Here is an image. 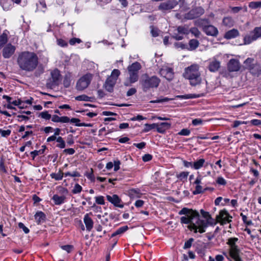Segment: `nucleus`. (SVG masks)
<instances>
[{
    "instance_id": "obj_53",
    "label": "nucleus",
    "mask_w": 261,
    "mask_h": 261,
    "mask_svg": "<svg viewBox=\"0 0 261 261\" xmlns=\"http://www.w3.org/2000/svg\"><path fill=\"white\" fill-rule=\"evenodd\" d=\"M190 32L194 35L196 37H198L200 35V32L196 28H192L190 29Z\"/></svg>"
},
{
    "instance_id": "obj_29",
    "label": "nucleus",
    "mask_w": 261,
    "mask_h": 261,
    "mask_svg": "<svg viewBox=\"0 0 261 261\" xmlns=\"http://www.w3.org/2000/svg\"><path fill=\"white\" fill-rule=\"evenodd\" d=\"M128 229V227L126 225L120 227L118 229H117L115 232L112 234L111 237H114L117 235L121 234L123 233L124 232H125L126 230H127Z\"/></svg>"
},
{
    "instance_id": "obj_63",
    "label": "nucleus",
    "mask_w": 261,
    "mask_h": 261,
    "mask_svg": "<svg viewBox=\"0 0 261 261\" xmlns=\"http://www.w3.org/2000/svg\"><path fill=\"white\" fill-rule=\"evenodd\" d=\"M152 155L149 154H145L142 157V160L144 162H148L152 159Z\"/></svg>"
},
{
    "instance_id": "obj_41",
    "label": "nucleus",
    "mask_w": 261,
    "mask_h": 261,
    "mask_svg": "<svg viewBox=\"0 0 261 261\" xmlns=\"http://www.w3.org/2000/svg\"><path fill=\"white\" fill-rule=\"evenodd\" d=\"M64 175L65 176H69L71 177H79L81 176V174L78 171H74L72 173H70L69 172H66L64 173Z\"/></svg>"
},
{
    "instance_id": "obj_28",
    "label": "nucleus",
    "mask_w": 261,
    "mask_h": 261,
    "mask_svg": "<svg viewBox=\"0 0 261 261\" xmlns=\"http://www.w3.org/2000/svg\"><path fill=\"white\" fill-rule=\"evenodd\" d=\"M64 173L60 169L58 173H52L50 174V176L52 178L55 179L56 180H60L62 179Z\"/></svg>"
},
{
    "instance_id": "obj_44",
    "label": "nucleus",
    "mask_w": 261,
    "mask_h": 261,
    "mask_svg": "<svg viewBox=\"0 0 261 261\" xmlns=\"http://www.w3.org/2000/svg\"><path fill=\"white\" fill-rule=\"evenodd\" d=\"M193 242H194V239H193V238L189 239L187 241H186L185 243L184 248L185 249L190 248L191 247L192 244Z\"/></svg>"
},
{
    "instance_id": "obj_34",
    "label": "nucleus",
    "mask_w": 261,
    "mask_h": 261,
    "mask_svg": "<svg viewBox=\"0 0 261 261\" xmlns=\"http://www.w3.org/2000/svg\"><path fill=\"white\" fill-rule=\"evenodd\" d=\"M200 96H204L203 94L200 95H196L193 94H187V95H177L176 96V98H197Z\"/></svg>"
},
{
    "instance_id": "obj_54",
    "label": "nucleus",
    "mask_w": 261,
    "mask_h": 261,
    "mask_svg": "<svg viewBox=\"0 0 261 261\" xmlns=\"http://www.w3.org/2000/svg\"><path fill=\"white\" fill-rule=\"evenodd\" d=\"M144 119H146L145 117H144L143 116L140 115H138L137 116H134L130 119L131 121H141Z\"/></svg>"
},
{
    "instance_id": "obj_12",
    "label": "nucleus",
    "mask_w": 261,
    "mask_h": 261,
    "mask_svg": "<svg viewBox=\"0 0 261 261\" xmlns=\"http://www.w3.org/2000/svg\"><path fill=\"white\" fill-rule=\"evenodd\" d=\"M178 3L175 0H168L163 3H161L159 6V10L165 12L174 8Z\"/></svg>"
},
{
    "instance_id": "obj_58",
    "label": "nucleus",
    "mask_w": 261,
    "mask_h": 261,
    "mask_svg": "<svg viewBox=\"0 0 261 261\" xmlns=\"http://www.w3.org/2000/svg\"><path fill=\"white\" fill-rule=\"evenodd\" d=\"M203 120L201 119L197 118L192 120V124L196 126L202 124Z\"/></svg>"
},
{
    "instance_id": "obj_40",
    "label": "nucleus",
    "mask_w": 261,
    "mask_h": 261,
    "mask_svg": "<svg viewBox=\"0 0 261 261\" xmlns=\"http://www.w3.org/2000/svg\"><path fill=\"white\" fill-rule=\"evenodd\" d=\"M189 173V172L183 171V172H180L179 174H178L177 175V177L178 178H179L181 180H182L183 179H186L187 178Z\"/></svg>"
},
{
    "instance_id": "obj_13",
    "label": "nucleus",
    "mask_w": 261,
    "mask_h": 261,
    "mask_svg": "<svg viewBox=\"0 0 261 261\" xmlns=\"http://www.w3.org/2000/svg\"><path fill=\"white\" fill-rule=\"evenodd\" d=\"M160 74L168 81H171L174 77V72L172 68L164 66L160 69Z\"/></svg>"
},
{
    "instance_id": "obj_30",
    "label": "nucleus",
    "mask_w": 261,
    "mask_h": 261,
    "mask_svg": "<svg viewBox=\"0 0 261 261\" xmlns=\"http://www.w3.org/2000/svg\"><path fill=\"white\" fill-rule=\"evenodd\" d=\"M42 147L43 148L41 149H40L39 150H34L32 152H31L30 154L32 155L33 160H34L35 157L37 155H38L39 154H43L46 149L45 146H42Z\"/></svg>"
},
{
    "instance_id": "obj_36",
    "label": "nucleus",
    "mask_w": 261,
    "mask_h": 261,
    "mask_svg": "<svg viewBox=\"0 0 261 261\" xmlns=\"http://www.w3.org/2000/svg\"><path fill=\"white\" fill-rule=\"evenodd\" d=\"M156 128V123H152V124H145V127L143 129L144 132H148L151 129Z\"/></svg>"
},
{
    "instance_id": "obj_23",
    "label": "nucleus",
    "mask_w": 261,
    "mask_h": 261,
    "mask_svg": "<svg viewBox=\"0 0 261 261\" xmlns=\"http://www.w3.org/2000/svg\"><path fill=\"white\" fill-rule=\"evenodd\" d=\"M35 220L38 224H40L45 222L46 219L45 214L41 212L38 211L34 216Z\"/></svg>"
},
{
    "instance_id": "obj_55",
    "label": "nucleus",
    "mask_w": 261,
    "mask_h": 261,
    "mask_svg": "<svg viewBox=\"0 0 261 261\" xmlns=\"http://www.w3.org/2000/svg\"><path fill=\"white\" fill-rule=\"evenodd\" d=\"M82 42L79 38H73L69 40V43L71 45H74L76 43H80Z\"/></svg>"
},
{
    "instance_id": "obj_26",
    "label": "nucleus",
    "mask_w": 261,
    "mask_h": 261,
    "mask_svg": "<svg viewBox=\"0 0 261 261\" xmlns=\"http://www.w3.org/2000/svg\"><path fill=\"white\" fill-rule=\"evenodd\" d=\"M74 123L76 124V122H80V120L78 118H72L71 119L67 116H62L60 117V122L61 123H68V122Z\"/></svg>"
},
{
    "instance_id": "obj_51",
    "label": "nucleus",
    "mask_w": 261,
    "mask_h": 261,
    "mask_svg": "<svg viewBox=\"0 0 261 261\" xmlns=\"http://www.w3.org/2000/svg\"><path fill=\"white\" fill-rule=\"evenodd\" d=\"M7 99V103L4 105L5 107H6L9 109H15L14 106L11 102V100H13V99Z\"/></svg>"
},
{
    "instance_id": "obj_47",
    "label": "nucleus",
    "mask_w": 261,
    "mask_h": 261,
    "mask_svg": "<svg viewBox=\"0 0 261 261\" xmlns=\"http://www.w3.org/2000/svg\"><path fill=\"white\" fill-rule=\"evenodd\" d=\"M61 247L63 250L67 251L68 253L71 252V251L73 248V246L70 245H63Z\"/></svg>"
},
{
    "instance_id": "obj_49",
    "label": "nucleus",
    "mask_w": 261,
    "mask_h": 261,
    "mask_svg": "<svg viewBox=\"0 0 261 261\" xmlns=\"http://www.w3.org/2000/svg\"><path fill=\"white\" fill-rule=\"evenodd\" d=\"M18 225L19 228L22 229L25 233H28L29 232V231H30L28 227H27L24 225L23 223H22L21 222H19L18 223Z\"/></svg>"
},
{
    "instance_id": "obj_3",
    "label": "nucleus",
    "mask_w": 261,
    "mask_h": 261,
    "mask_svg": "<svg viewBox=\"0 0 261 261\" xmlns=\"http://www.w3.org/2000/svg\"><path fill=\"white\" fill-rule=\"evenodd\" d=\"M199 69V66L196 64H192L185 69L183 76L189 80L192 86H195L201 83V77Z\"/></svg>"
},
{
    "instance_id": "obj_18",
    "label": "nucleus",
    "mask_w": 261,
    "mask_h": 261,
    "mask_svg": "<svg viewBox=\"0 0 261 261\" xmlns=\"http://www.w3.org/2000/svg\"><path fill=\"white\" fill-rule=\"evenodd\" d=\"M220 67V62L215 59H213L209 62V64L207 67L211 72H216L218 70Z\"/></svg>"
},
{
    "instance_id": "obj_39",
    "label": "nucleus",
    "mask_w": 261,
    "mask_h": 261,
    "mask_svg": "<svg viewBox=\"0 0 261 261\" xmlns=\"http://www.w3.org/2000/svg\"><path fill=\"white\" fill-rule=\"evenodd\" d=\"M37 7L43 12H45L46 9V4L44 1L39 2V3L37 4Z\"/></svg>"
},
{
    "instance_id": "obj_61",
    "label": "nucleus",
    "mask_w": 261,
    "mask_h": 261,
    "mask_svg": "<svg viewBox=\"0 0 261 261\" xmlns=\"http://www.w3.org/2000/svg\"><path fill=\"white\" fill-rule=\"evenodd\" d=\"M250 123L254 126L261 125V120L258 119H252L250 121Z\"/></svg>"
},
{
    "instance_id": "obj_1",
    "label": "nucleus",
    "mask_w": 261,
    "mask_h": 261,
    "mask_svg": "<svg viewBox=\"0 0 261 261\" xmlns=\"http://www.w3.org/2000/svg\"><path fill=\"white\" fill-rule=\"evenodd\" d=\"M203 218H201L198 211L187 207L182 208L179 212L180 215H185L180 218L181 224H188V228L194 232L202 233L209 225L213 224L214 220L209 213L203 210H200Z\"/></svg>"
},
{
    "instance_id": "obj_15",
    "label": "nucleus",
    "mask_w": 261,
    "mask_h": 261,
    "mask_svg": "<svg viewBox=\"0 0 261 261\" xmlns=\"http://www.w3.org/2000/svg\"><path fill=\"white\" fill-rule=\"evenodd\" d=\"M203 13L204 10L202 8L200 7L196 8L187 13L185 16V18L187 19H192L199 16Z\"/></svg>"
},
{
    "instance_id": "obj_25",
    "label": "nucleus",
    "mask_w": 261,
    "mask_h": 261,
    "mask_svg": "<svg viewBox=\"0 0 261 261\" xmlns=\"http://www.w3.org/2000/svg\"><path fill=\"white\" fill-rule=\"evenodd\" d=\"M128 195L130 198H139L141 196L140 190L138 189H132L128 191Z\"/></svg>"
},
{
    "instance_id": "obj_52",
    "label": "nucleus",
    "mask_w": 261,
    "mask_h": 261,
    "mask_svg": "<svg viewBox=\"0 0 261 261\" xmlns=\"http://www.w3.org/2000/svg\"><path fill=\"white\" fill-rule=\"evenodd\" d=\"M202 190H203V188H202V186H201L200 185H196L195 190L193 192V194L196 195V194H198L201 193L203 192Z\"/></svg>"
},
{
    "instance_id": "obj_16",
    "label": "nucleus",
    "mask_w": 261,
    "mask_h": 261,
    "mask_svg": "<svg viewBox=\"0 0 261 261\" xmlns=\"http://www.w3.org/2000/svg\"><path fill=\"white\" fill-rule=\"evenodd\" d=\"M15 47L11 44H7L3 50V56L5 58H9L14 53Z\"/></svg>"
},
{
    "instance_id": "obj_22",
    "label": "nucleus",
    "mask_w": 261,
    "mask_h": 261,
    "mask_svg": "<svg viewBox=\"0 0 261 261\" xmlns=\"http://www.w3.org/2000/svg\"><path fill=\"white\" fill-rule=\"evenodd\" d=\"M240 64L238 60H229V71H237L240 69Z\"/></svg>"
},
{
    "instance_id": "obj_46",
    "label": "nucleus",
    "mask_w": 261,
    "mask_h": 261,
    "mask_svg": "<svg viewBox=\"0 0 261 261\" xmlns=\"http://www.w3.org/2000/svg\"><path fill=\"white\" fill-rule=\"evenodd\" d=\"M177 31L181 34H188L189 32L188 30L184 27H178L177 28Z\"/></svg>"
},
{
    "instance_id": "obj_2",
    "label": "nucleus",
    "mask_w": 261,
    "mask_h": 261,
    "mask_svg": "<svg viewBox=\"0 0 261 261\" xmlns=\"http://www.w3.org/2000/svg\"><path fill=\"white\" fill-rule=\"evenodd\" d=\"M17 63L22 70L32 71L37 66L38 58L34 53L23 51L18 56Z\"/></svg>"
},
{
    "instance_id": "obj_48",
    "label": "nucleus",
    "mask_w": 261,
    "mask_h": 261,
    "mask_svg": "<svg viewBox=\"0 0 261 261\" xmlns=\"http://www.w3.org/2000/svg\"><path fill=\"white\" fill-rule=\"evenodd\" d=\"M190 130L187 128L182 129L178 134L180 136H189L190 134Z\"/></svg>"
},
{
    "instance_id": "obj_50",
    "label": "nucleus",
    "mask_w": 261,
    "mask_h": 261,
    "mask_svg": "<svg viewBox=\"0 0 261 261\" xmlns=\"http://www.w3.org/2000/svg\"><path fill=\"white\" fill-rule=\"evenodd\" d=\"M241 216L242 218V220L243 222L246 223L248 225H250L252 224V222L251 220H247V217L246 216L244 215L243 213L241 214Z\"/></svg>"
},
{
    "instance_id": "obj_57",
    "label": "nucleus",
    "mask_w": 261,
    "mask_h": 261,
    "mask_svg": "<svg viewBox=\"0 0 261 261\" xmlns=\"http://www.w3.org/2000/svg\"><path fill=\"white\" fill-rule=\"evenodd\" d=\"M120 162L119 160L114 161L113 166L114 167V170L115 171H118L120 169Z\"/></svg>"
},
{
    "instance_id": "obj_7",
    "label": "nucleus",
    "mask_w": 261,
    "mask_h": 261,
    "mask_svg": "<svg viewBox=\"0 0 261 261\" xmlns=\"http://www.w3.org/2000/svg\"><path fill=\"white\" fill-rule=\"evenodd\" d=\"M120 74V72L118 69H115L112 71L111 74L107 78L105 84V87L108 91L111 92L113 90V88Z\"/></svg>"
},
{
    "instance_id": "obj_38",
    "label": "nucleus",
    "mask_w": 261,
    "mask_h": 261,
    "mask_svg": "<svg viewBox=\"0 0 261 261\" xmlns=\"http://www.w3.org/2000/svg\"><path fill=\"white\" fill-rule=\"evenodd\" d=\"M82 190V187L78 184H76L72 190V193L74 194L80 193Z\"/></svg>"
},
{
    "instance_id": "obj_14",
    "label": "nucleus",
    "mask_w": 261,
    "mask_h": 261,
    "mask_svg": "<svg viewBox=\"0 0 261 261\" xmlns=\"http://www.w3.org/2000/svg\"><path fill=\"white\" fill-rule=\"evenodd\" d=\"M106 198L107 200L113 204L115 206L120 208L123 207V204H121L122 201L117 195H108L106 196Z\"/></svg>"
},
{
    "instance_id": "obj_60",
    "label": "nucleus",
    "mask_w": 261,
    "mask_h": 261,
    "mask_svg": "<svg viewBox=\"0 0 261 261\" xmlns=\"http://www.w3.org/2000/svg\"><path fill=\"white\" fill-rule=\"evenodd\" d=\"M17 117L18 118V120L19 121H22L23 120L27 121L29 120L30 118L28 116L23 115H18Z\"/></svg>"
},
{
    "instance_id": "obj_32",
    "label": "nucleus",
    "mask_w": 261,
    "mask_h": 261,
    "mask_svg": "<svg viewBox=\"0 0 261 261\" xmlns=\"http://www.w3.org/2000/svg\"><path fill=\"white\" fill-rule=\"evenodd\" d=\"M38 117L45 120H48L51 119V115L48 113V111H45L40 113L38 115Z\"/></svg>"
},
{
    "instance_id": "obj_43",
    "label": "nucleus",
    "mask_w": 261,
    "mask_h": 261,
    "mask_svg": "<svg viewBox=\"0 0 261 261\" xmlns=\"http://www.w3.org/2000/svg\"><path fill=\"white\" fill-rule=\"evenodd\" d=\"M95 201L98 204L104 205L105 204L104 197L102 196H99L95 197Z\"/></svg>"
},
{
    "instance_id": "obj_24",
    "label": "nucleus",
    "mask_w": 261,
    "mask_h": 261,
    "mask_svg": "<svg viewBox=\"0 0 261 261\" xmlns=\"http://www.w3.org/2000/svg\"><path fill=\"white\" fill-rule=\"evenodd\" d=\"M204 32L207 35L215 36L217 35L218 31L216 28L213 25H207L204 28Z\"/></svg>"
},
{
    "instance_id": "obj_5",
    "label": "nucleus",
    "mask_w": 261,
    "mask_h": 261,
    "mask_svg": "<svg viewBox=\"0 0 261 261\" xmlns=\"http://www.w3.org/2000/svg\"><path fill=\"white\" fill-rule=\"evenodd\" d=\"M141 66L139 63L136 62L127 67L128 77L124 83L126 86H130L132 84L135 83L138 80V72L141 69Z\"/></svg>"
},
{
    "instance_id": "obj_11",
    "label": "nucleus",
    "mask_w": 261,
    "mask_h": 261,
    "mask_svg": "<svg viewBox=\"0 0 261 261\" xmlns=\"http://www.w3.org/2000/svg\"><path fill=\"white\" fill-rule=\"evenodd\" d=\"M51 77L49 82L47 83V87L53 88L54 86L57 85L60 82V74L58 69H55L51 72Z\"/></svg>"
},
{
    "instance_id": "obj_37",
    "label": "nucleus",
    "mask_w": 261,
    "mask_h": 261,
    "mask_svg": "<svg viewBox=\"0 0 261 261\" xmlns=\"http://www.w3.org/2000/svg\"><path fill=\"white\" fill-rule=\"evenodd\" d=\"M239 34V32L237 29L229 30V39L237 37Z\"/></svg>"
},
{
    "instance_id": "obj_45",
    "label": "nucleus",
    "mask_w": 261,
    "mask_h": 261,
    "mask_svg": "<svg viewBox=\"0 0 261 261\" xmlns=\"http://www.w3.org/2000/svg\"><path fill=\"white\" fill-rule=\"evenodd\" d=\"M249 7L252 9H256L261 7V2H252L249 4Z\"/></svg>"
},
{
    "instance_id": "obj_64",
    "label": "nucleus",
    "mask_w": 261,
    "mask_h": 261,
    "mask_svg": "<svg viewBox=\"0 0 261 261\" xmlns=\"http://www.w3.org/2000/svg\"><path fill=\"white\" fill-rule=\"evenodd\" d=\"M136 89L134 88H130V89H129L127 93H126V95L127 96H132L133 95H134L136 92Z\"/></svg>"
},
{
    "instance_id": "obj_10",
    "label": "nucleus",
    "mask_w": 261,
    "mask_h": 261,
    "mask_svg": "<svg viewBox=\"0 0 261 261\" xmlns=\"http://www.w3.org/2000/svg\"><path fill=\"white\" fill-rule=\"evenodd\" d=\"M260 37L261 27H256L250 35H247L244 37V44H249Z\"/></svg>"
},
{
    "instance_id": "obj_6",
    "label": "nucleus",
    "mask_w": 261,
    "mask_h": 261,
    "mask_svg": "<svg viewBox=\"0 0 261 261\" xmlns=\"http://www.w3.org/2000/svg\"><path fill=\"white\" fill-rule=\"evenodd\" d=\"M244 68L254 75L261 74V65L255 61L254 58H248L244 62Z\"/></svg>"
},
{
    "instance_id": "obj_21",
    "label": "nucleus",
    "mask_w": 261,
    "mask_h": 261,
    "mask_svg": "<svg viewBox=\"0 0 261 261\" xmlns=\"http://www.w3.org/2000/svg\"><path fill=\"white\" fill-rule=\"evenodd\" d=\"M66 198V196L64 195L60 196L58 194H55L51 199L55 205H60L65 202Z\"/></svg>"
},
{
    "instance_id": "obj_59",
    "label": "nucleus",
    "mask_w": 261,
    "mask_h": 261,
    "mask_svg": "<svg viewBox=\"0 0 261 261\" xmlns=\"http://www.w3.org/2000/svg\"><path fill=\"white\" fill-rule=\"evenodd\" d=\"M57 44L61 47H65L67 46V43L61 39L57 40Z\"/></svg>"
},
{
    "instance_id": "obj_9",
    "label": "nucleus",
    "mask_w": 261,
    "mask_h": 261,
    "mask_svg": "<svg viewBox=\"0 0 261 261\" xmlns=\"http://www.w3.org/2000/svg\"><path fill=\"white\" fill-rule=\"evenodd\" d=\"M91 74H86L81 77L77 82L76 88L79 90H83L88 87L92 80Z\"/></svg>"
},
{
    "instance_id": "obj_20",
    "label": "nucleus",
    "mask_w": 261,
    "mask_h": 261,
    "mask_svg": "<svg viewBox=\"0 0 261 261\" xmlns=\"http://www.w3.org/2000/svg\"><path fill=\"white\" fill-rule=\"evenodd\" d=\"M84 222L85 224L86 229L88 231L91 230L93 227V220L89 217V214H86L84 217Z\"/></svg>"
},
{
    "instance_id": "obj_56",
    "label": "nucleus",
    "mask_w": 261,
    "mask_h": 261,
    "mask_svg": "<svg viewBox=\"0 0 261 261\" xmlns=\"http://www.w3.org/2000/svg\"><path fill=\"white\" fill-rule=\"evenodd\" d=\"M216 182L220 185H224L226 184V180L222 177H218L216 179Z\"/></svg>"
},
{
    "instance_id": "obj_19",
    "label": "nucleus",
    "mask_w": 261,
    "mask_h": 261,
    "mask_svg": "<svg viewBox=\"0 0 261 261\" xmlns=\"http://www.w3.org/2000/svg\"><path fill=\"white\" fill-rule=\"evenodd\" d=\"M171 126V123L168 122H162L156 123V130L158 133L163 134Z\"/></svg>"
},
{
    "instance_id": "obj_35",
    "label": "nucleus",
    "mask_w": 261,
    "mask_h": 261,
    "mask_svg": "<svg viewBox=\"0 0 261 261\" xmlns=\"http://www.w3.org/2000/svg\"><path fill=\"white\" fill-rule=\"evenodd\" d=\"M199 45V42L196 39H191L189 42L190 49L193 50L196 49Z\"/></svg>"
},
{
    "instance_id": "obj_17",
    "label": "nucleus",
    "mask_w": 261,
    "mask_h": 261,
    "mask_svg": "<svg viewBox=\"0 0 261 261\" xmlns=\"http://www.w3.org/2000/svg\"><path fill=\"white\" fill-rule=\"evenodd\" d=\"M218 220L222 224L228 223V213L225 210H221L217 216Z\"/></svg>"
},
{
    "instance_id": "obj_33",
    "label": "nucleus",
    "mask_w": 261,
    "mask_h": 261,
    "mask_svg": "<svg viewBox=\"0 0 261 261\" xmlns=\"http://www.w3.org/2000/svg\"><path fill=\"white\" fill-rule=\"evenodd\" d=\"M56 141L58 143V144L56 145L57 147L62 149L64 148L65 147V142L61 137H57Z\"/></svg>"
},
{
    "instance_id": "obj_27",
    "label": "nucleus",
    "mask_w": 261,
    "mask_h": 261,
    "mask_svg": "<svg viewBox=\"0 0 261 261\" xmlns=\"http://www.w3.org/2000/svg\"><path fill=\"white\" fill-rule=\"evenodd\" d=\"M205 163V160L203 159H200L196 162H193V169L198 170L202 167Z\"/></svg>"
},
{
    "instance_id": "obj_31",
    "label": "nucleus",
    "mask_w": 261,
    "mask_h": 261,
    "mask_svg": "<svg viewBox=\"0 0 261 261\" xmlns=\"http://www.w3.org/2000/svg\"><path fill=\"white\" fill-rule=\"evenodd\" d=\"M7 31H5L0 36V46L6 44L8 41V35L6 33Z\"/></svg>"
},
{
    "instance_id": "obj_62",
    "label": "nucleus",
    "mask_w": 261,
    "mask_h": 261,
    "mask_svg": "<svg viewBox=\"0 0 261 261\" xmlns=\"http://www.w3.org/2000/svg\"><path fill=\"white\" fill-rule=\"evenodd\" d=\"M193 162H188L186 160L183 161L184 166L187 168L191 167L192 168H193Z\"/></svg>"
},
{
    "instance_id": "obj_8",
    "label": "nucleus",
    "mask_w": 261,
    "mask_h": 261,
    "mask_svg": "<svg viewBox=\"0 0 261 261\" xmlns=\"http://www.w3.org/2000/svg\"><path fill=\"white\" fill-rule=\"evenodd\" d=\"M160 83V80L156 76H153L151 77H146L142 80L141 85L144 91H146L150 88H156Z\"/></svg>"
},
{
    "instance_id": "obj_4",
    "label": "nucleus",
    "mask_w": 261,
    "mask_h": 261,
    "mask_svg": "<svg viewBox=\"0 0 261 261\" xmlns=\"http://www.w3.org/2000/svg\"><path fill=\"white\" fill-rule=\"evenodd\" d=\"M238 241L237 238H229V256L231 257L230 261H243V253L237 245Z\"/></svg>"
},
{
    "instance_id": "obj_42",
    "label": "nucleus",
    "mask_w": 261,
    "mask_h": 261,
    "mask_svg": "<svg viewBox=\"0 0 261 261\" xmlns=\"http://www.w3.org/2000/svg\"><path fill=\"white\" fill-rule=\"evenodd\" d=\"M11 130L10 129L3 130L0 129V134L3 137H8L10 135Z\"/></svg>"
}]
</instances>
